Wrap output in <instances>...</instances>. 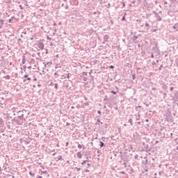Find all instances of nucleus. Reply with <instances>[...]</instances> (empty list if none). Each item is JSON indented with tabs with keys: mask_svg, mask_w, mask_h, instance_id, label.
<instances>
[{
	"mask_svg": "<svg viewBox=\"0 0 178 178\" xmlns=\"http://www.w3.org/2000/svg\"><path fill=\"white\" fill-rule=\"evenodd\" d=\"M24 115L22 114L21 115H18L17 118H15L12 120V122H15V123H17L19 126L21 124H23V122L26 121V119H24Z\"/></svg>",
	"mask_w": 178,
	"mask_h": 178,
	"instance_id": "obj_1",
	"label": "nucleus"
},
{
	"mask_svg": "<svg viewBox=\"0 0 178 178\" xmlns=\"http://www.w3.org/2000/svg\"><path fill=\"white\" fill-rule=\"evenodd\" d=\"M31 80L32 79L30 75H29L28 74H26L25 75H24L23 83H24V84H29V83H31Z\"/></svg>",
	"mask_w": 178,
	"mask_h": 178,
	"instance_id": "obj_2",
	"label": "nucleus"
},
{
	"mask_svg": "<svg viewBox=\"0 0 178 178\" xmlns=\"http://www.w3.org/2000/svg\"><path fill=\"white\" fill-rule=\"evenodd\" d=\"M37 47L39 48V49H44V43L40 42L37 44Z\"/></svg>",
	"mask_w": 178,
	"mask_h": 178,
	"instance_id": "obj_3",
	"label": "nucleus"
},
{
	"mask_svg": "<svg viewBox=\"0 0 178 178\" xmlns=\"http://www.w3.org/2000/svg\"><path fill=\"white\" fill-rule=\"evenodd\" d=\"M76 156L79 159H81V158H83V155L81 154V152H78L76 153Z\"/></svg>",
	"mask_w": 178,
	"mask_h": 178,
	"instance_id": "obj_4",
	"label": "nucleus"
},
{
	"mask_svg": "<svg viewBox=\"0 0 178 178\" xmlns=\"http://www.w3.org/2000/svg\"><path fill=\"white\" fill-rule=\"evenodd\" d=\"M45 67H49L52 65V62H47V63H43Z\"/></svg>",
	"mask_w": 178,
	"mask_h": 178,
	"instance_id": "obj_5",
	"label": "nucleus"
},
{
	"mask_svg": "<svg viewBox=\"0 0 178 178\" xmlns=\"http://www.w3.org/2000/svg\"><path fill=\"white\" fill-rule=\"evenodd\" d=\"M2 105H5V102H3V97L0 98V106L1 108H3L2 107Z\"/></svg>",
	"mask_w": 178,
	"mask_h": 178,
	"instance_id": "obj_6",
	"label": "nucleus"
},
{
	"mask_svg": "<svg viewBox=\"0 0 178 178\" xmlns=\"http://www.w3.org/2000/svg\"><path fill=\"white\" fill-rule=\"evenodd\" d=\"M156 19L157 22H162V17H161L159 14L156 15Z\"/></svg>",
	"mask_w": 178,
	"mask_h": 178,
	"instance_id": "obj_7",
	"label": "nucleus"
},
{
	"mask_svg": "<svg viewBox=\"0 0 178 178\" xmlns=\"http://www.w3.org/2000/svg\"><path fill=\"white\" fill-rule=\"evenodd\" d=\"M146 29H145V30H146V31H148V30H149V24H148L147 22L145 23V24Z\"/></svg>",
	"mask_w": 178,
	"mask_h": 178,
	"instance_id": "obj_8",
	"label": "nucleus"
},
{
	"mask_svg": "<svg viewBox=\"0 0 178 178\" xmlns=\"http://www.w3.org/2000/svg\"><path fill=\"white\" fill-rule=\"evenodd\" d=\"M109 40V35H104V41H108Z\"/></svg>",
	"mask_w": 178,
	"mask_h": 178,
	"instance_id": "obj_9",
	"label": "nucleus"
},
{
	"mask_svg": "<svg viewBox=\"0 0 178 178\" xmlns=\"http://www.w3.org/2000/svg\"><path fill=\"white\" fill-rule=\"evenodd\" d=\"M172 29L178 31V23L175 24V26H172Z\"/></svg>",
	"mask_w": 178,
	"mask_h": 178,
	"instance_id": "obj_10",
	"label": "nucleus"
},
{
	"mask_svg": "<svg viewBox=\"0 0 178 178\" xmlns=\"http://www.w3.org/2000/svg\"><path fill=\"white\" fill-rule=\"evenodd\" d=\"M26 56H23L22 57V65H24L26 63Z\"/></svg>",
	"mask_w": 178,
	"mask_h": 178,
	"instance_id": "obj_11",
	"label": "nucleus"
},
{
	"mask_svg": "<svg viewBox=\"0 0 178 178\" xmlns=\"http://www.w3.org/2000/svg\"><path fill=\"white\" fill-rule=\"evenodd\" d=\"M3 126V120L2 118H0V127H2Z\"/></svg>",
	"mask_w": 178,
	"mask_h": 178,
	"instance_id": "obj_12",
	"label": "nucleus"
},
{
	"mask_svg": "<svg viewBox=\"0 0 178 178\" xmlns=\"http://www.w3.org/2000/svg\"><path fill=\"white\" fill-rule=\"evenodd\" d=\"M6 124H7V129H8V130H10V122H6Z\"/></svg>",
	"mask_w": 178,
	"mask_h": 178,
	"instance_id": "obj_13",
	"label": "nucleus"
},
{
	"mask_svg": "<svg viewBox=\"0 0 178 178\" xmlns=\"http://www.w3.org/2000/svg\"><path fill=\"white\" fill-rule=\"evenodd\" d=\"M40 175H48V171H41Z\"/></svg>",
	"mask_w": 178,
	"mask_h": 178,
	"instance_id": "obj_14",
	"label": "nucleus"
},
{
	"mask_svg": "<svg viewBox=\"0 0 178 178\" xmlns=\"http://www.w3.org/2000/svg\"><path fill=\"white\" fill-rule=\"evenodd\" d=\"M100 147L102 148V147L105 146V143H104V142L100 141V145H99Z\"/></svg>",
	"mask_w": 178,
	"mask_h": 178,
	"instance_id": "obj_15",
	"label": "nucleus"
},
{
	"mask_svg": "<svg viewBox=\"0 0 178 178\" xmlns=\"http://www.w3.org/2000/svg\"><path fill=\"white\" fill-rule=\"evenodd\" d=\"M145 148H146L147 152L151 151V148H148V145H145Z\"/></svg>",
	"mask_w": 178,
	"mask_h": 178,
	"instance_id": "obj_16",
	"label": "nucleus"
},
{
	"mask_svg": "<svg viewBox=\"0 0 178 178\" xmlns=\"http://www.w3.org/2000/svg\"><path fill=\"white\" fill-rule=\"evenodd\" d=\"M62 159H63V158H62V155H60V156H58V157L57 158V162H58V161H62Z\"/></svg>",
	"mask_w": 178,
	"mask_h": 178,
	"instance_id": "obj_17",
	"label": "nucleus"
},
{
	"mask_svg": "<svg viewBox=\"0 0 178 178\" xmlns=\"http://www.w3.org/2000/svg\"><path fill=\"white\" fill-rule=\"evenodd\" d=\"M29 175L31 176V177H34V176H35V174L33 173L31 171L29 172Z\"/></svg>",
	"mask_w": 178,
	"mask_h": 178,
	"instance_id": "obj_18",
	"label": "nucleus"
},
{
	"mask_svg": "<svg viewBox=\"0 0 178 178\" xmlns=\"http://www.w3.org/2000/svg\"><path fill=\"white\" fill-rule=\"evenodd\" d=\"M128 122L130 123L131 126H133V120L131 118L129 120Z\"/></svg>",
	"mask_w": 178,
	"mask_h": 178,
	"instance_id": "obj_19",
	"label": "nucleus"
},
{
	"mask_svg": "<svg viewBox=\"0 0 178 178\" xmlns=\"http://www.w3.org/2000/svg\"><path fill=\"white\" fill-rule=\"evenodd\" d=\"M4 79H6V80H10V76L6 75L4 76Z\"/></svg>",
	"mask_w": 178,
	"mask_h": 178,
	"instance_id": "obj_20",
	"label": "nucleus"
},
{
	"mask_svg": "<svg viewBox=\"0 0 178 178\" xmlns=\"http://www.w3.org/2000/svg\"><path fill=\"white\" fill-rule=\"evenodd\" d=\"M175 101H178V92L175 93Z\"/></svg>",
	"mask_w": 178,
	"mask_h": 178,
	"instance_id": "obj_21",
	"label": "nucleus"
},
{
	"mask_svg": "<svg viewBox=\"0 0 178 178\" xmlns=\"http://www.w3.org/2000/svg\"><path fill=\"white\" fill-rule=\"evenodd\" d=\"M87 162H88V160H85V161H83L81 163V165H86V163H87Z\"/></svg>",
	"mask_w": 178,
	"mask_h": 178,
	"instance_id": "obj_22",
	"label": "nucleus"
},
{
	"mask_svg": "<svg viewBox=\"0 0 178 178\" xmlns=\"http://www.w3.org/2000/svg\"><path fill=\"white\" fill-rule=\"evenodd\" d=\"M18 115H19V116H22V115H24V114H23V111H19L18 112Z\"/></svg>",
	"mask_w": 178,
	"mask_h": 178,
	"instance_id": "obj_23",
	"label": "nucleus"
},
{
	"mask_svg": "<svg viewBox=\"0 0 178 178\" xmlns=\"http://www.w3.org/2000/svg\"><path fill=\"white\" fill-rule=\"evenodd\" d=\"M13 19H15V17H12L11 19L8 20V23H12V20H13Z\"/></svg>",
	"mask_w": 178,
	"mask_h": 178,
	"instance_id": "obj_24",
	"label": "nucleus"
},
{
	"mask_svg": "<svg viewBox=\"0 0 178 178\" xmlns=\"http://www.w3.org/2000/svg\"><path fill=\"white\" fill-rule=\"evenodd\" d=\"M75 169L76 170L77 172H80V170H81V168L76 167Z\"/></svg>",
	"mask_w": 178,
	"mask_h": 178,
	"instance_id": "obj_25",
	"label": "nucleus"
},
{
	"mask_svg": "<svg viewBox=\"0 0 178 178\" xmlns=\"http://www.w3.org/2000/svg\"><path fill=\"white\" fill-rule=\"evenodd\" d=\"M72 76V74H70V73H68L67 74V79H70V76Z\"/></svg>",
	"mask_w": 178,
	"mask_h": 178,
	"instance_id": "obj_26",
	"label": "nucleus"
},
{
	"mask_svg": "<svg viewBox=\"0 0 178 178\" xmlns=\"http://www.w3.org/2000/svg\"><path fill=\"white\" fill-rule=\"evenodd\" d=\"M90 159H91L90 156H87L86 157V161H88V162H90Z\"/></svg>",
	"mask_w": 178,
	"mask_h": 178,
	"instance_id": "obj_27",
	"label": "nucleus"
},
{
	"mask_svg": "<svg viewBox=\"0 0 178 178\" xmlns=\"http://www.w3.org/2000/svg\"><path fill=\"white\" fill-rule=\"evenodd\" d=\"M111 94H113L114 95H116V92L115 90H111Z\"/></svg>",
	"mask_w": 178,
	"mask_h": 178,
	"instance_id": "obj_28",
	"label": "nucleus"
},
{
	"mask_svg": "<svg viewBox=\"0 0 178 178\" xmlns=\"http://www.w3.org/2000/svg\"><path fill=\"white\" fill-rule=\"evenodd\" d=\"M82 74H83V76H87V72H83Z\"/></svg>",
	"mask_w": 178,
	"mask_h": 178,
	"instance_id": "obj_29",
	"label": "nucleus"
},
{
	"mask_svg": "<svg viewBox=\"0 0 178 178\" xmlns=\"http://www.w3.org/2000/svg\"><path fill=\"white\" fill-rule=\"evenodd\" d=\"M132 79H133V80H136V74L132 75Z\"/></svg>",
	"mask_w": 178,
	"mask_h": 178,
	"instance_id": "obj_30",
	"label": "nucleus"
},
{
	"mask_svg": "<svg viewBox=\"0 0 178 178\" xmlns=\"http://www.w3.org/2000/svg\"><path fill=\"white\" fill-rule=\"evenodd\" d=\"M58 67H60V66H59V65H58V64L56 65V66H55V69H58Z\"/></svg>",
	"mask_w": 178,
	"mask_h": 178,
	"instance_id": "obj_31",
	"label": "nucleus"
},
{
	"mask_svg": "<svg viewBox=\"0 0 178 178\" xmlns=\"http://www.w3.org/2000/svg\"><path fill=\"white\" fill-rule=\"evenodd\" d=\"M162 67H163V65H160L159 70H162Z\"/></svg>",
	"mask_w": 178,
	"mask_h": 178,
	"instance_id": "obj_32",
	"label": "nucleus"
},
{
	"mask_svg": "<svg viewBox=\"0 0 178 178\" xmlns=\"http://www.w3.org/2000/svg\"><path fill=\"white\" fill-rule=\"evenodd\" d=\"M122 22H124V20H126V17H123L122 18Z\"/></svg>",
	"mask_w": 178,
	"mask_h": 178,
	"instance_id": "obj_33",
	"label": "nucleus"
},
{
	"mask_svg": "<svg viewBox=\"0 0 178 178\" xmlns=\"http://www.w3.org/2000/svg\"><path fill=\"white\" fill-rule=\"evenodd\" d=\"M78 148H79L80 149H81V148H82L81 145H78Z\"/></svg>",
	"mask_w": 178,
	"mask_h": 178,
	"instance_id": "obj_34",
	"label": "nucleus"
},
{
	"mask_svg": "<svg viewBox=\"0 0 178 178\" xmlns=\"http://www.w3.org/2000/svg\"><path fill=\"white\" fill-rule=\"evenodd\" d=\"M122 165H123V166H124V168L127 167V164L126 163H124Z\"/></svg>",
	"mask_w": 178,
	"mask_h": 178,
	"instance_id": "obj_35",
	"label": "nucleus"
},
{
	"mask_svg": "<svg viewBox=\"0 0 178 178\" xmlns=\"http://www.w3.org/2000/svg\"><path fill=\"white\" fill-rule=\"evenodd\" d=\"M0 23H1V24H3V19H0Z\"/></svg>",
	"mask_w": 178,
	"mask_h": 178,
	"instance_id": "obj_36",
	"label": "nucleus"
},
{
	"mask_svg": "<svg viewBox=\"0 0 178 178\" xmlns=\"http://www.w3.org/2000/svg\"><path fill=\"white\" fill-rule=\"evenodd\" d=\"M83 81H87V77L86 76L83 77Z\"/></svg>",
	"mask_w": 178,
	"mask_h": 178,
	"instance_id": "obj_37",
	"label": "nucleus"
},
{
	"mask_svg": "<svg viewBox=\"0 0 178 178\" xmlns=\"http://www.w3.org/2000/svg\"><path fill=\"white\" fill-rule=\"evenodd\" d=\"M145 165H148V160H146V161H145Z\"/></svg>",
	"mask_w": 178,
	"mask_h": 178,
	"instance_id": "obj_38",
	"label": "nucleus"
},
{
	"mask_svg": "<svg viewBox=\"0 0 178 178\" xmlns=\"http://www.w3.org/2000/svg\"><path fill=\"white\" fill-rule=\"evenodd\" d=\"M114 68H115V66H113V65L110 66V69H114Z\"/></svg>",
	"mask_w": 178,
	"mask_h": 178,
	"instance_id": "obj_39",
	"label": "nucleus"
},
{
	"mask_svg": "<svg viewBox=\"0 0 178 178\" xmlns=\"http://www.w3.org/2000/svg\"><path fill=\"white\" fill-rule=\"evenodd\" d=\"M90 166H91V164L87 163V168H90Z\"/></svg>",
	"mask_w": 178,
	"mask_h": 178,
	"instance_id": "obj_40",
	"label": "nucleus"
},
{
	"mask_svg": "<svg viewBox=\"0 0 178 178\" xmlns=\"http://www.w3.org/2000/svg\"><path fill=\"white\" fill-rule=\"evenodd\" d=\"M97 123H101V120H99V119H97Z\"/></svg>",
	"mask_w": 178,
	"mask_h": 178,
	"instance_id": "obj_41",
	"label": "nucleus"
},
{
	"mask_svg": "<svg viewBox=\"0 0 178 178\" xmlns=\"http://www.w3.org/2000/svg\"><path fill=\"white\" fill-rule=\"evenodd\" d=\"M55 88L58 89V83L55 84Z\"/></svg>",
	"mask_w": 178,
	"mask_h": 178,
	"instance_id": "obj_42",
	"label": "nucleus"
},
{
	"mask_svg": "<svg viewBox=\"0 0 178 178\" xmlns=\"http://www.w3.org/2000/svg\"><path fill=\"white\" fill-rule=\"evenodd\" d=\"M137 38H138V37H137V36H134V40H137Z\"/></svg>",
	"mask_w": 178,
	"mask_h": 178,
	"instance_id": "obj_43",
	"label": "nucleus"
},
{
	"mask_svg": "<svg viewBox=\"0 0 178 178\" xmlns=\"http://www.w3.org/2000/svg\"><path fill=\"white\" fill-rule=\"evenodd\" d=\"M69 145V142H67L66 143H65V147H67Z\"/></svg>",
	"mask_w": 178,
	"mask_h": 178,
	"instance_id": "obj_44",
	"label": "nucleus"
},
{
	"mask_svg": "<svg viewBox=\"0 0 178 178\" xmlns=\"http://www.w3.org/2000/svg\"><path fill=\"white\" fill-rule=\"evenodd\" d=\"M85 105H86V106H88L89 103H88V102H86V103H85Z\"/></svg>",
	"mask_w": 178,
	"mask_h": 178,
	"instance_id": "obj_45",
	"label": "nucleus"
},
{
	"mask_svg": "<svg viewBox=\"0 0 178 178\" xmlns=\"http://www.w3.org/2000/svg\"><path fill=\"white\" fill-rule=\"evenodd\" d=\"M122 6H123V8H124V6H126V4L124 2H122Z\"/></svg>",
	"mask_w": 178,
	"mask_h": 178,
	"instance_id": "obj_46",
	"label": "nucleus"
},
{
	"mask_svg": "<svg viewBox=\"0 0 178 178\" xmlns=\"http://www.w3.org/2000/svg\"><path fill=\"white\" fill-rule=\"evenodd\" d=\"M69 8V6L67 4L65 5V9H67Z\"/></svg>",
	"mask_w": 178,
	"mask_h": 178,
	"instance_id": "obj_47",
	"label": "nucleus"
},
{
	"mask_svg": "<svg viewBox=\"0 0 178 178\" xmlns=\"http://www.w3.org/2000/svg\"><path fill=\"white\" fill-rule=\"evenodd\" d=\"M122 175H126V172L124 171L121 172Z\"/></svg>",
	"mask_w": 178,
	"mask_h": 178,
	"instance_id": "obj_48",
	"label": "nucleus"
},
{
	"mask_svg": "<svg viewBox=\"0 0 178 178\" xmlns=\"http://www.w3.org/2000/svg\"><path fill=\"white\" fill-rule=\"evenodd\" d=\"M170 90V91H173L174 88H173V87H171Z\"/></svg>",
	"mask_w": 178,
	"mask_h": 178,
	"instance_id": "obj_49",
	"label": "nucleus"
},
{
	"mask_svg": "<svg viewBox=\"0 0 178 178\" xmlns=\"http://www.w3.org/2000/svg\"><path fill=\"white\" fill-rule=\"evenodd\" d=\"M47 40H49V41H51V38H49V36H47Z\"/></svg>",
	"mask_w": 178,
	"mask_h": 178,
	"instance_id": "obj_50",
	"label": "nucleus"
},
{
	"mask_svg": "<svg viewBox=\"0 0 178 178\" xmlns=\"http://www.w3.org/2000/svg\"><path fill=\"white\" fill-rule=\"evenodd\" d=\"M137 158H138V154H136V155L135 156V159H137Z\"/></svg>",
	"mask_w": 178,
	"mask_h": 178,
	"instance_id": "obj_51",
	"label": "nucleus"
},
{
	"mask_svg": "<svg viewBox=\"0 0 178 178\" xmlns=\"http://www.w3.org/2000/svg\"><path fill=\"white\" fill-rule=\"evenodd\" d=\"M97 113H98L99 115H101V111H97Z\"/></svg>",
	"mask_w": 178,
	"mask_h": 178,
	"instance_id": "obj_52",
	"label": "nucleus"
},
{
	"mask_svg": "<svg viewBox=\"0 0 178 178\" xmlns=\"http://www.w3.org/2000/svg\"><path fill=\"white\" fill-rule=\"evenodd\" d=\"M145 122H146L147 123H148V122H149V120L146 119V120H145Z\"/></svg>",
	"mask_w": 178,
	"mask_h": 178,
	"instance_id": "obj_53",
	"label": "nucleus"
},
{
	"mask_svg": "<svg viewBox=\"0 0 178 178\" xmlns=\"http://www.w3.org/2000/svg\"><path fill=\"white\" fill-rule=\"evenodd\" d=\"M86 173H87V172H90V170H86Z\"/></svg>",
	"mask_w": 178,
	"mask_h": 178,
	"instance_id": "obj_54",
	"label": "nucleus"
},
{
	"mask_svg": "<svg viewBox=\"0 0 178 178\" xmlns=\"http://www.w3.org/2000/svg\"><path fill=\"white\" fill-rule=\"evenodd\" d=\"M38 178H42V176L38 175Z\"/></svg>",
	"mask_w": 178,
	"mask_h": 178,
	"instance_id": "obj_55",
	"label": "nucleus"
},
{
	"mask_svg": "<svg viewBox=\"0 0 178 178\" xmlns=\"http://www.w3.org/2000/svg\"><path fill=\"white\" fill-rule=\"evenodd\" d=\"M38 55L39 56H40V55H41V53L38 52Z\"/></svg>",
	"mask_w": 178,
	"mask_h": 178,
	"instance_id": "obj_56",
	"label": "nucleus"
},
{
	"mask_svg": "<svg viewBox=\"0 0 178 178\" xmlns=\"http://www.w3.org/2000/svg\"><path fill=\"white\" fill-rule=\"evenodd\" d=\"M109 6H111V3H108V7L107 8H109Z\"/></svg>",
	"mask_w": 178,
	"mask_h": 178,
	"instance_id": "obj_57",
	"label": "nucleus"
},
{
	"mask_svg": "<svg viewBox=\"0 0 178 178\" xmlns=\"http://www.w3.org/2000/svg\"><path fill=\"white\" fill-rule=\"evenodd\" d=\"M114 109H115V111H118V106L114 107Z\"/></svg>",
	"mask_w": 178,
	"mask_h": 178,
	"instance_id": "obj_58",
	"label": "nucleus"
},
{
	"mask_svg": "<svg viewBox=\"0 0 178 178\" xmlns=\"http://www.w3.org/2000/svg\"><path fill=\"white\" fill-rule=\"evenodd\" d=\"M19 41H20L21 42H23V40H22V39H19Z\"/></svg>",
	"mask_w": 178,
	"mask_h": 178,
	"instance_id": "obj_59",
	"label": "nucleus"
},
{
	"mask_svg": "<svg viewBox=\"0 0 178 178\" xmlns=\"http://www.w3.org/2000/svg\"><path fill=\"white\" fill-rule=\"evenodd\" d=\"M137 124H141V122H138Z\"/></svg>",
	"mask_w": 178,
	"mask_h": 178,
	"instance_id": "obj_60",
	"label": "nucleus"
},
{
	"mask_svg": "<svg viewBox=\"0 0 178 178\" xmlns=\"http://www.w3.org/2000/svg\"><path fill=\"white\" fill-rule=\"evenodd\" d=\"M33 81H37V79L36 78L33 79Z\"/></svg>",
	"mask_w": 178,
	"mask_h": 178,
	"instance_id": "obj_61",
	"label": "nucleus"
},
{
	"mask_svg": "<svg viewBox=\"0 0 178 178\" xmlns=\"http://www.w3.org/2000/svg\"><path fill=\"white\" fill-rule=\"evenodd\" d=\"M151 58H154L153 54H151Z\"/></svg>",
	"mask_w": 178,
	"mask_h": 178,
	"instance_id": "obj_62",
	"label": "nucleus"
},
{
	"mask_svg": "<svg viewBox=\"0 0 178 178\" xmlns=\"http://www.w3.org/2000/svg\"><path fill=\"white\" fill-rule=\"evenodd\" d=\"M28 69H31V66L28 67Z\"/></svg>",
	"mask_w": 178,
	"mask_h": 178,
	"instance_id": "obj_63",
	"label": "nucleus"
},
{
	"mask_svg": "<svg viewBox=\"0 0 178 178\" xmlns=\"http://www.w3.org/2000/svg\"><path fill=\"white\" fill-rule=\"evenodd\" d=\"M84 99H86V101H87V99H88L87 97H84Z\"/></svg>",
	"mask_w": 178,
	"mask_h": 178,
	"instance_id": "obj_64",
	"label": "nucleus"
}]
</instances>
